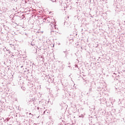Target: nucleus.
Returning <instances> with one entry per match:
<instances>
[{
    "instance_id": "nucleus-1",
    "label": "nucleus",
    "mask_w": 125,
    "mask_h": 125,
    "mask_svg": "<svg viewBox=\"0 0 125 125\" xmlns=\"http://www.w3.org/2000/svg\"><path fill=\"white\" fill-rule=\"evenodd\" d=\"M61 4H62V2L61 3Z\"/></svg>"
}]
</instances>
